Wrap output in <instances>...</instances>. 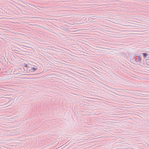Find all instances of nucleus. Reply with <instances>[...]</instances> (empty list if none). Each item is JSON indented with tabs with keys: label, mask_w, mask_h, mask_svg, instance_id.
<instances>
[{
	"label": "nucleus",
	"mask_w": 149,
	"mask_h": 149,
	"mask_svg": "<svg viewBox=\"0 0 149 149\" xmlns=\"http://www.w3.org/2000/svg\"><path fill=\"white\" fill-rule=\"evenodd\" d=\"M37 69V68L33 67L31 69V72H33L36 71Z\"/></svg>",
	"instance_id": "obj_1"
},
{
	"label": "nucleus",
	"mask_w": 149,
	"mask_h": 149,
	"mask_svg": "<svg viewBox=\"0 0 149 149\" xmlns=\"http://www.w3.org/2000/svg\"><path fill=\"white\" fill-rule=\"evenodd\" d=\"M143 55L144 57H145L148 55V54L145 53L142 54Z\"/></svg>",
	"instance_id": "obj_2"
}]
</instances>
